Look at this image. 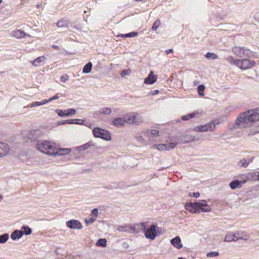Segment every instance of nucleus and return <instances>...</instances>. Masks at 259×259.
I'll return each instance as SVG.
<instances>
[{
    "label": "nucleus",
    "instance_id": "1",
    "mask_svg": "<svg viewBox=\"0 0 259 259\" xmlns=\"http://www.w3.org/2000/svg\"><path fill=\"white\" fill-rule=\"evenodd\" d=\"M256 121H259V107L240 114L235 121V124L239 128H244L247 126L248 122Z\"/></svg>",
    "mask_w": 259,
    "mask_h": 259
},
{
    "label": "nucleus",
    "instance_id": "2",
    "mask_svg": "<svg viewBox=\"0 0 259 259\" xmlns=\"http://www.w3.org/2000/svg\"><path fill=\"white\" fill-rule=\"evenodd\" d=\"M36 147L40 152L52 156L54 153L55 144L48 140H38L36 142Z\"/></svg>",
    "mask_w": 259,
    "mask_h": 259
},
{
    "label": "nucleus",
    "instance_id": "3",
    "mask_svg": "<svg viewBox=\"0 0 259 259\" xmlns=\"http://www.w3.org/2000/svg\"><path fill=\"white\" fill-rule=\"evenodd\" d=\"M145 227V223H142L140 224L134 225L123 224L116 227V229L120 232H124L129 233H138L140 232V227Z\"/></svg>",
    "mask_w": 259,
    "mask_h": 259
},
{
    "label": "nucleus",
    "instance_id": "4",
    "mask_svg": "<svg viewBox=\"0 0 259 259\" xmlns=\"http://www.w3.org/2000/svg\"><path fill=\"white\" fill-rule=\"evenodd\" d=\"M232 53L237 57L239 58L252 57L254 53L249 49L240 46H235L232 49Z\"/></svg>",
    "mask_w": 259,
    "mask_h": 259
},
{
    "label": "nucleus",
    "instance_id": "5",
    "mask_svg": "<svg viewBox=\"0 0 259 259\" xmlns=\"http://www.w3.org/2000/svg\"><path fill=\"white\" fill-rule=\"evenodd\" d=\"M220 122L218 120H212L205 124L194 127L193 131L196 132H212L216 128V126Z\"/></svg>",
    "mask_w": 259,
    "mask_h": 259
},
{
    "label": "nucleus",
    "instance_id": "6",
    "mask_svg": "<svg viewBox=\"0 0 259 259\" xmlns=\"http://www.w3.org/2000/svg\"><path fill=\"white\" fill-rule=\"evenodd\" d=\"M125 122L130 124H139L143 122L142 117L137 112H130L125 116Z\"/></svg>",
    "mask_w": 259,
    "mask_h": 259
},
{
    "label": "nucleus",
    "instance_id": "7",
    "mask_svg": "<svg viewBox=\"0 0 259 259\" xmlns=\"http://www.w3.org/2000/svg\"><path fill=\"white\" fill-rule=\"evenodd\" d=\"M256 64L254 61L249 59H239L237 67L241 70H247L254 67Z\"/></svg>",
    "mask_w": 259,
    "mask_h": 259
},
{
    "label": "nucleus",
    "instance_id": "8",
    "mask_svg": "<svg viewBox=\"0 0 259 259\" xmlns=\"http://www.w3.org/2000/svg\"><path fill=\"white\" fill-rule=\"evenodd\" d=\"M93 134L96 138H100L106 141L111 139V135L108 131L99 127L94 128Z\"/></svg>",
    "mask_w": 259,
    "mask_h": 259
},
{
    "label": "nucleus",
    "instance_id": "9",
    "mask_svg": "<svg viewBox=\"0 0 259 259\" xmlns=\"http://www.w3.org/2000/svg\"><path fill=\"white\" fill-rule=\"evenodd\" d=\"M145 236L147 239L154 240L159 232V228L154 225H152L149 228L144 230Z\"/></svg>",
    "mask_w": 259,
    "mask_h": 259
},
{
    "label": "nucleus",
    "instance_id": "10",
    "mask_svg": "<svg viewBox=\"0 0 259 259\" xmlns=\"http://www.w3.org/2000/svg\"><path fill=\"white\" fill-rule=\"evenodd\" d=\"M177 145V143L169 142L165 144H155L153 148L159 151L169 150Z\"/></svg>",
    "mask_w": 259,
    "mask_h": 259
},
{
    "label": "nucleus",
    "instance_id": "11",
    "mask_svg": "<svg viewBox=\"0 0 259 259\" xmlns=\"http://www.w3.org/2000/svg\"><path fill=\"white\" fill-rule=\"evenodd\" d=\"M199 212L200 211L208 212L211 211V208L205 200H201L197 202Z\"/></svg>",
    "mask_w": 259,
    "mask_h": 259
},
{
    "label": "nucleus",
    "instance_id": "12",
    "mask_svg": "<svg viewBox=\"0 0 259 259\" xmlns=\"http://www.w3.org/2000/svg\"><path fill=\"white\" fill-rule=\"evenodd\" d=\"M55 112L60 117H67L76 113V111L73 109H67L66 110L56 109Z\"/></svg>",
    "mask_w": 259,
    "mask_h": 259
},
{
    "label": "nucleus",
    "instance_id": "13",
    "mask_svg": "<svg viewBox=\"0 0 259 259\" xmlns=\"http://www.w3.org/2000/svg\"><path fill=\"white\" fill-rule=\"evenodd\" d=\"M10 152L9 146L6 143L0 142V158L8 155Z\"/></svg>",
    "mask_w": 259,
    "mask_h": 259
},
{
    "label": "nucleus",
    "instance_id": "14",
    "mask_svg": "<svg viewBox=\"0 0 259 259\" xmlns=\"http://www.w3.org/2000/svg\"><path fill=\"white\" fill-rule=\"evenodd\" d=\"M54 153L52 156H62L69 154L71 152L70 148H56L55 146L53 150Z\"/></svg>",
    "mask_w": 259,
    "mask_h": 259
},
{
    "label": "nucleus",
    "instance_id": "15",
    "mask_svg": "<svg viewBox=\"0 0 259 259\" xmlns=\"http://www.w3.org/2000/svg\"><path fill=\"white\" fill-rule=\"evenodd\" d=\"M67 226L70 229H81L82 228L81 224L77 220H71L66 222Z\"/></svg>",
    "mask_w": 259,
    "mask_h": 259
},
{
    "label": "nucleus",
    "instance_id": "16",
    "mask_svg": "<svg viewBox=\"0 0 259 259\" xmlns=\"http://www.w3.org/2000/svg\"><path fill=\"white\" fill-rule=\"evenodd\" d=\"M238 240H239L238 231H236L234 233H228L224 238V241L226 242L236 241Z\"/></svg>",
    "mask_w": 259,
    "mask_h": 259
},
{
    "label": "nucleus",
    "instance_id": "17",
    "mask_svg": "<svg viewBox=\"0 0 259 259\" xmlns=\"http://www.w3.org/2000/svg\"><path fill=\"white\" fill-rule=\"evenodd\" d=\"M11 35L16 38H22L24 37L26 35L30 37V35L26 34L23 30L17 29L13 30L11 33Z\"/></svg>",
    "mask_w": 259,
    "mask_h": 259
},
{
    "label": "nucleus",
    "instance_id": "18",
    "mask_svg": "<svg viewBox=\"0 0 259 259\" xmlns=\"http://www.w3.org/2000/svg\"><path fill=\"white\" fill-rule=\"evenodd\" d=\"M157 76L154 75V72L151 71H150L149 75L147 77L144 79V83L146 84H152L156 81Z\"/></svg>",
    "mask_w": 259,
    "mask_h": 259
},
{
    "label": "nucleus",
    "instance_id": "19",
    "mask_svg": "<svg viewBox=\"0 0 259 259\" xmlns=\"http://www.w3.org/2000/svg\"><path fill=\"white\" fill-rule=\"evenodd\" d=\"M185 208L192 213L199 212L197 202L190 203L185 205Z\"/></svg>",
    "mask_w": 259,
    "mask_h": 259
},
{
    "label": "nucleus",
    "instance_id": "20",
    "mask_svg": "<svg viewBox=\"0 0 259 259\" xmlns=\"http://www.w3.org/2000/svg\"><path fill=\"white\" fill-rule=\"evenodd\" d=\"M245 183H246L245 179L242 180H234L230 182L229 185L232 189H235L240 188L242 185Z\"/></svg>",
    "mask_w": 259,
    "mask_h": 259
},
{
    "label": "nucleus",
    "instance_id": "21",
    "mask_svg": "<svg viewBox=\"0 0 259 259\" xmlns=\"http://www.w3.org/2000/svg\"><path fill=\"white\" fill-rule=\"evenodd\" d=\"M248 181H259V172H250L244 176Z\"/></svg>",
    "mask_w": 259,
    "mask_h": 259
},
{
    "label": "nucleus",
    "instance_id": "22",
    "mask_svg": "<svg viewBox=\"0 0 259 259\" xmlns=\"http://www.w3.org/2000/svg\"><path fill=\"white\" fill-rule=\"evenodd\" d=\"M144 134L148 138L157 137L159 136V131L156 130H147L144 131Z\"/></svg>",
    "mask_w": 259,
    "mask_h": 259
},
{
    "label": "nucleus",
    "instance_id": "23",
    "mask_svg": "<svg viewBox=\"0 0 259 259\" xmlns=\"http://www.w3.org/2000/svg\"><path fill=\"white\" fill-rule=\"evenodd\" d=\"M170 242L174 246L178 249H180L183 247L181 238L179 236H176L175 238L172 239L170 240Z\"/></svg>",
    "mask_w": 259,
    "mask_h": 259
},
{
    "label": "nucleus",
    "instance_id": "24",
    "mask_svg": "<svg viewBox=\"0 0 259 259\" xmlns=\"http://www.w3.org/2000/svg\"><path fill=\"white\" fill-rule=\"evenodd\" d=\"M84 123V121L81 119H67L63 121L62 124H77L79 125H82Z\"/></svg>",
    "mask_w": 259,
    "mask_h": 259
},
{
    "label": "nucleus",
    "instance_id": "25",
    "mask_svg": "<svg viewBox=\"0 0 259 259\" xmlns=\"http://www.w3.org/2000/svg\"><path fill=\"white\" fill-rule=\"evenodd\" d=\"M125 122V118L117 117L114 118L112 121L113 124L116 126H122Z\"/></svg>",
    "mask_w": 259,
    "mask_h": 259
},
{
    "label": "nucleus",
    "instance_id": "26",
    "mask_svg": "<svg viewBox=\"0 0 259 259\" xmlns=\"http://www.w3.org/2000/svg\"><path fill=\"white\" fill-rule=\"evenodd\" d=\"M23 236L22 230H16L11 235V238L12 240H15L21 238Z\"/></svg>",
    "mask_w": 259,
    "mask_h": 259
},
{
    "label": "nucleus",
    "instance_id": "27",
    "mask_svg": "<svg viewBox=\"0 0 259 259\" xmlns=\"http://www.w3.org/2000/svg\"><path fill=\"white\" fill-rule=\"evenodd\" d=\"M39 134L40 132L38 130L31 131L28 132V138L30 140H34L38 138Z\"/></svg>",
    "mask_w": 259,
    "mask_h": 259
},
{
    "label": "nucleus",
    "instance_id": "28",
    "mask_svg": "<svg viewBox=\"0 0 259 259\" xmlns=\"http://www.w3.org/2000/svg\"><path fill=\"white\" fill-rule=\"evenodd\" d=\"M112 112L111 109L108 107H102L96 111L97 114L109 115Z\"/></svg>",
    "mask_w": 259,
    "mask_h": 259
},
{
    "label": "nucleus",
    "instance_id": "29",
    "mask_svg": "<svg viewBox=\"0 0 259 259\" xmlns=\"http://www.w3.org/2000/svg\"><path fill=\"white\" fill-rule=\"evenodd\" d=\"M198 140V139H196L195 137L192 135H186L183 136L182 141L184 143H188Z\"/></svg>",
    "mask_w": 259,
    "mask_h": 259
},
{
    "label": "nucleus",
    "instance_id": "30",
    "mask_svg": "<svg viewBox=\"0 0 259 259\" xmlns=\"http://www.w3.org/2000/svg\"><path fill=\"white\" fill-rule=\"evenodd\" d=\"M201 113L198 112H194L186 115L183 116L182 117V119L183 120H188L191 118H193L195 117H199Z\"/></svg>",
    "mask_w": 259,
    "mask_h": 259
},
{
    "label": "nucleus",
    "instance_id": "31",
    "mask_svg": "<svg viewBox=\"0 0 259 259\" xmlns=\"http://www.w3.org/2000/svg\"><path fill=\"white\" fill-rule=\"evenodd\" d=\"M46 60V58L44 56H41L38 57L32 62H31L33 66L36 67L39 66L41 63H42Z\"/></svg>",
    "mask_w": 259,
    "mask_h": 259
},
{
    "label": "nucleus",
    "instance_id": "32",
    "mask_svg": "<svg viewBox=\"0 0 259 259\" xmlns=\"http://www.w3.org/2000/svg\"><path fill=\"white\" fill-rule=\"evenodd\" d=\"M68 23H69V22L67 20H65V19H63L59 20L57 22V26L58 27H60V28L68 27Z\"/></svg>",
    "mask_w": 259,
    "mask_h": 259
},
{
    "label": "nucleus",
    "instance_id": "33",
    "mask_svg": "<svg viewBox=\"0 0 259 259\" xmlns=\"http://www.w3.org/2000/svg\"><path fill=\"white\" fill-rule=\"evenodd\" d=\"M239 59H235L233 56H228L226 58V60L231 65H235L236 67L238 65V61Z\"/></svg>",
    "mask_w": 259,
    "mask_h": 259
},
{
    "label": "nucleus",
    "instance_id": "34",
    "mask_svg": "<svg viewBox=\"0 0 259 259\" xmlns=\"http://www.w3.org/2000/svg\"><path fill=\"white\" fill-rule=\"evenodd\" d=\"M238 233H239V239H242V240L246 241V240H249V239L250 238L249 235L245 232H242V231H238Z\"/></svg>",
    "mask_w": 259,
    "mask_h": 259
},
{
    "label": "nucleus",
    "instance_id": "35",
    "mask_svg": "<svg viewBox=\"0 0 259 259\" xmlns=\"http://www.w3.org/2000/svg\"><path fill=\"white\" fill-rule=\"evenodd\" d=\"M92 67V64L91 62L87 63L83 68L82 71L84 73H88L91 72Z\"/></svg>",
    "mask_w": 259,
    "mask_h": 259
},
{
    "label": "nucleus",
    "instance_id": "36",
    "mask_svg": "<svg viewBox=\"0 0 259 259\" xmlns=\"http://www.w3.org/2000/svg\"><path fill=\"white\" fill-rule=\"evenodd\" d=\"M93 144L92 142H89L88 143H85V144L81 145L78 147V149L79 151H83L87 149H88L90 147L93 146Z\"/></svg>",
    "mask_w": 259,
    "mask_h": 259
},
{
    "label": "nucleus",
    "instance_id": "37",
    "mask_svg": "<svg viewBox=\"0 0 259 259\" xmlns=\"http://www.w3.org/2000/svg\"><path fill=\"white\" fill-rule=\"evenodd\" d=\"M23 235H28L32 232L31 228L26 226H23L22 227Z\"/></svg>",
    "mask_w": 259,
    "mask_h": 259
},
{
    "label": "nucleus",
    "instance_id": "38",
    "mask_svg": "<svg viewBox=\"0 0 259 259\" xmlns=\"http://www.w3.org/2000/svg\"><path fill=\"white\" fill-rule=\"evenodd\" d=\"M135 139L139 143L142 144L143 145L146 144V141L144 139V138L140 135H137L135 136Z\"/></svg>",
    "mask_w": 259,
    "mask_h": 259
},
{
    "label": "nucleus",
    "instance_id": "39",
    "mask_svg": "<svg viewBox=\"0 0 259 259\" xmlns=\"http://www.w3.org/2000/svg\"><path fill=\"white\" fill-rule=\"evenodd\" d=\"M9 236L7 233L0 235V243H5L9 239Z\"/></svg>",
    "mask_w": 259,
    "mask_h": 259
},
{
    "label": "nucleus",
    "instance_id": "40",
    "mask_svg": "<svg viewBox=\"0 0 259 259\" xmlns=\"http://www.w3.org/2000/svg\"><path fill=\"white\" fill-rule=\"evenodd\" d=\"M238 165L241 167H247L248 166V163H247V159L245 158L241 159L238 162Z\"/></svg>",
    "mask_w": 259,
    "mask_h": 259
},
{
    "label": "nucleus",
    "instance_id": "41",
    "mask_svg": "<svg viewBox=\"0 0 259 259\" xmlns=\"http://www.w3.org/2000/svg\"><path fill=\"white\" fill-rule=\"evenodd\" d=\"M107 241L106 239H99L96 243V245L99 246L105 247Z\"/></svg>",
    "mask_w": 259,
    "mask_h": 259
},
{
    "label": "nucleus",
    "instance_id": "42",
    "mask_svg": "<svg viewBox=\"0 0 259 259\" xmlns=\"http://www.w3.org/2000/svg\"><path fill=\"white\" fill-rule=\"evenodd\" d=\"M96 219L95 217L90 215L88 218L85 219V222L87 226L92 224L96 221Z\"/></svg>",
    "mask_w": 259,
    "mask_h": 259
},
{
    "label": "nucleus",
    "instance_id": "43",
    "mask_svg": "<svg viewBox=\"0 0 259 259\" xmlns=\"http://www.w3.org/2000/svg\"><path fill=\"white\" fill-rule=\"evenodd\" d=\"M138 33L135 32H132L128 33H126L125 34H120L118 35L117 36H120V37H135L137 35Z\"/></svg>",
    "mask_w": 259,
    "mask_h": 259
},
{
    "label": "nucleus",
    "instance_id": "44",
    "mask_svg": "<svg viewBox=\"0 0 259 259\" xmlns=\"http://www.w3.org/2000/svg\"><path fill=\"white\" fill-rule=\"evenodd\" d=\"M205 56L207 59L212 60H215L218 58V56L215 54L212 53H207Z\"/></svg>",
    "mask_w": 259,
    "mask_h": 259
},
{
    "label": "nucleus",
    "instance_id": "45",
    "mask_svg": "<svg viewBox=\"0 0 259 259\" xmlns=\"http://www.w3.org/2000/svg\"><path fill=\"white\" fill-rule=\"evenodd\" d=\"M204 89H205V87L204 85L201 84V85H199L198 88H197V90H198V94L201 96H204Z\"/></svg>",
    "mask_w": 259,
    "mask_h": 259
},
{
    "label": "nucleus",
    "instance_id": "46",
    "mask_svg": "<svg viewBox=\"0 0 259 259\" xmlns=\"http://www.w3.org/2000/svg\"><path fill=\"white\" fill-rule=\"evenodd\" d=\"M219 254L218 251H211L206 254V256L208 257H212L218 256Z\"/></svg>",
    "mask_w": 259,
    "mask_h": 259
},
{
    "label": "nucleus",
    "instance_id": "47",
    "mask_svg": "<svg viewBox=\"0 0 259 259\" xmlns=\"http://www.w3.org/2000/svg\"><path fill=\"white\" fill-rule=\"evenodd\" d=\"M160 24V21L159 20H157L153 24L152 29L153 30H156Z\"/></svg>",
    "mask_w": 259,
    "mask_h": 259
},
{
    "label": "nucleus",
    "instance_id": "48",
    "mask_svg": "<svg viewBox=\"0 0 259 259\" xmlns=\"http://www.w3.org/2000/svg\"><path fill=\"white\" fill-rule=\"evenodd\" d=\"M130 70L129 69H125V70H123L121 72V76L122 77H124L125 75H128L130 73Z\"/></svg>",
    "mask_w": 259,
    "mask_h": 259
},
{
    "label": "nucleus",
    "instance_id": "49",
    "mask_svg": "<svg viewBox=\"0 0 259 259\" xmlns=\"http://www.w3.org/2000/svg\"><path fill=\"white\" fill-rule=\"evenodd\" d=\"M98 214V210L97 208H95L92 210L90 215L95 217V218L96 219Z\"/></svg>",
    "mask_w": 259,
    "mask_h": 259
},
{
    "label": "nucleus",
    "instance_id": "50",
    "mask_svg": "<svg viewBox=\"0 0 259 259\" xmlns=\"http://www.w3.org/2000/svg\"><path fill=\"white\" fill-rule=\"evenodd\" d=\"M61 81L65 82L66 81L68 80L69 76L67 74H63L61 76Z\"/></svg>",
    "mask_w": 259,
    "mask_h": 259
},
{
    "label": "nucleus",
    "instance_id": "51",
    "mask_svg": "<svg viewBox=\"0 0 259 259\" xmlns=\"http://www.w3.org/2000/svg\"><path fill=\"white\" fill-rule=\"evenodd\" d=\"M189 195L190 196L197 198L200 196V193L198 192L190 193Z\"/></svg>",
    "mask_w": 259,
    "mask_h": 259
},
{
    "label": "nucleus",
    "instance_id": "52",
    "mask_svg": "<svg viewBox=\"0 0 259 259\" xmlns=\"http://www.w3.org/2000/svg\"><path fill=\"white\" fill-rule=\"evenodd\" d=\"M59 98V96H58V95H56L51 98H50L49 100H48V101L49 102H51L54 100H56V99H58Z\"/></svg>",
    "mask_w": 259,
    "mask_h": 259
},
{
    "label": "nucleus",
    "instance_id": "53",
    "mask_svg": "<svg viewBox=\"0 0 259 259\" xmlns=\"http://www.w3.org/2000/svg\"><path fill=\"white\" fill-rule=\"evenodd\" d=\"M40 106V104L39 103V102L36 101V102L33 103L30 105V107H36V106Z\"/></svg>",
    "mask_w": 259,
    "mask_h": 259
},
{
    "label": "nucleus",
    "instance_id": "54",
    "mask_svg": "<svg viewBox=\"0 0 259 259\" xmlns=\"http://www.w3.org/2000/svg\"><path fill=\"white\" fill-rule=\"evenodd\" d=\"M48 102H49L48 100L45 99V100H42L40 102H39V103L40 104V105H45Z\"/></svg>",
    "mask_w": 259,
    "mask_h": 259
},
{
    "label": "nucleus",
    "instance_id": "55",
    "mask_svg": "<svg viewBox=\"0 0 259 259\" xmlns=\"http://www.w3.org/2000/svg\"><path fill=\"white\" fill-rule=\"evenodd\" d=\"M254 157H250L247 160V163H248V165H249L250 163H251L253 162V160L254 159Z\"/></svg>",
    "mask_w": 259,
    "mask_h": 259
},
{
    "label": "nucleus",
    "instance_id": "56",
    "mask_svg": "<svg viewBox=\"0 0 259 259\" xmlns=\"http://www.w3.org/2000/svg\"><path fill=\"white\" fill-rule=\"evenodd\" d=\"M246 175V174H243L242 175H240L239 176V178L241 179V180H245L246 181V183L247 182V181H248V179H245V177H244V176H245Z\"/></svg>",
    "mask_w": 259,
    "mask_h": 259
},
{
    "label": "nucleus",
    "instance_id": "57",
    "mask_svg": "<svg viewBox=\"0 0 259 259\" xmlns=\"http://www.w3.org/2000/svg\"><path fill=\"white\" fill-rule=\"evenodd\" d=\"M159 93V91L158 90H155L154 91H151L150 94L152 95H155Z\"/></svg>",
    "mask_w": 259,
    "mask_h": 259
},
{
    "label": "nucleus",
    "instance_id": "58",
    "mask_svg": "<svg viewBox=\"0 0 259 259\" xmlns=\"http://www.w3.org/2000/svg\"><path fill=\"white\" fill-rule=\"evenodd\" d=\"M172 52H173L172 49H168V50L165 51V53H166V55H168L169 53H172Z\"/></svg>",
    "mask_w": 259,
    "mask_h": 259
},
{
    "label": "nucleus",
    "instance_id": "59",
    "mask_svg": "<svg viewBox=\"0 0 259 259\" xmlns=\"http://www.w3.org/2000/svg\"><path fill=\"white\" fill-rule=\"evenodd\" d=\"M53 48L56 49H59V47L57 45H53Z\"/></svg>",
    "mask_w": 259,
    "mask_h": 259
},
{
    "label": "nucleus",
    "instance_id": "60",
    "mask_svg": "<svg viewBox=\"0 0 259 259\" xmlns=\"http://www.w3.org/2000/svg\"><path fill=\"white\" fill-rule=\"evenodd\" d=\"M3 197L2 195L0 194V202L2 200Z\"/></svg>",
    "mask_w": 259,
    "mask_h": 259
},
{
    "label": "nucleus",
    "instance_id": "61",
    "mask_svg": "<svg viewBox=\"0 0 259 259\" xmlns=\"http://www.w3.org/2000/svg\"><path fill=\"white\" fill-rule=\"evenodd\" d=\"M194 84L196 85H197V84H198V82L196 81H194Z\"/></svg>",
    "mask_w": 259,
    "mask_h": 259
},
{
    "label": "nucleus",
    "instance_id": "62",
    "mask_svg": "<svg viewBox=\"0 0 259 259\" xmlns=\"http://www.w3.org/2000/svg\"><path fill=\"white\" fill-rule=\"evenodd\" d=\"M136 1H138V2H140V1H142L143 0H136Z\"/></svg>",
    "mask_w": 259,
    "mask_h": 259
},
{
    "label": "nucleus",
    "instance_id": "63",
    "mask_svg": "<svg viewBox=\"0 0 259 259\" xmlns=\"http://www.w3.org/2000/svg\"><path fill=\"white\" fill-rule=\"evenodd\" d=\"M178 259H184V258H182V257H179V258H178Z\"/></svg>",
    "mask_w": 259,
    "mask_h": 259
},
{
    "label": "nucleus",
    "instance_id": "64",
    "mask_svg": "<svg viewBox=\"0 0 259 259\" xmlns=\"http://www.w3.org/2000/svg\"><path fill=\"white\" fill-rule=\"evenodd\" d=\"M3 1L2 0H0V4L2 3Z\"/></svg>",
    "mask_w": 259,
    "mask_h": 259
}]
</instances>
